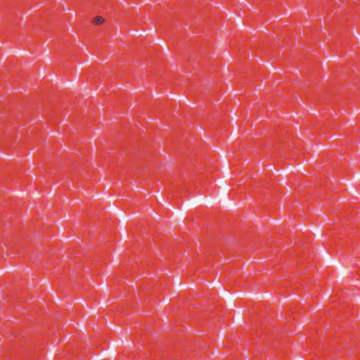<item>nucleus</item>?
Here are the masks:
<instances>
[{
    "label": "nucleus",
    "instance_id": "nucleus-1",
    "mask_svg": "<svg viewBox=\"0 0 360 360\" xmlns=\"http://www.w3.org/2000/svg\"><path fill=\"white\" fill-rule=\"evenodd\" d=\"M104 22V19L101 16H97L93 20V23L95 25H101Z\"/></svg>",
    "mask_w": 360,
    "mask_h": 360
}]
</instances>
